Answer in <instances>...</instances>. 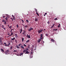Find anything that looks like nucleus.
Listing matches in <instances>:
<instances>
[{
  "mask_svg": "<svg viewBox=\"0 0 66 66\" xmlns=\"http://www.w3.org/2000/svg\"><path fill=\"white\" fill-rule=\"evenodd\" d=\"M29 50V48H27L26 49L23 50V53H24V54H29V53H30V52H29V51H28Z\"/></svg>",
  "mask_w": 66,
  "mask_h": 66,
  "instance_id": "nucleus-1",
  "label": "nucleus"
},
{
  "mask_svg": "<svg viewBox=\"0 0 66 66\" xmlns=\"http://www.w3.org/2000/svg\"><path fill=\"white\" fill-rule=\"evenodd\" d=\"M27 38H31V37H30V35L29 34L28 35V34H27Z\"/></svg>",
  "mask_w": 66,
  "mask_h": 66,
  "instance_id": "nucleus-2",
  "label": "nucleus"
},
{
  "mask_svg": "<svg viewBox=\"0 0 66 66\" xmlns=\"http://www.w3.org/2000/svg\"><path fill=\"white\" fill-rule=\"evenodd\" d=\"M33 30V28H32V27H30V29H29V31H31V30Z\"/></svg>",
  "mask_w": 66,
  "mask_h": 66,
  "instance_id": "nucleus-3",
  "label": "nucleus"
},
{
  "mask_svg": "<svg viewBox=\"0 0 66 66\" xmlns=\"http://www.w3.org/2000/svg\"><path fill=\"white\" fill-rule=\"evenodd\" d=\"M43 34H41L40 35V39H43Z\"/></svg>",
  "mask_w": 66,
  "mask_h": 66,
  "instance_id": "nucleus-4",
  "label": "nucleus"
},
{
  "mask_svg": "<svg viewBox=\"0 0 66 66\" xmlns=\"http://www.w3.org/2000/svg\"><path fill=\"white\" fill-rule=\"evenodd\" d=\"M1 39L0 38V45H2L3 44V43H2V41L1 40Z\"/></svg>",
  "mask_w": 66,
  "mask_h": 66,
  "instance_id": "nucleus-5",
  "label": "nucleus"
},
{
  "mask_svg": "<svg viewBox=\"0 0 66 66\" xmlns=\"http://www.w3.org/2000/svg\"><path fill=\"white\" fill-rule=\"evenodd\" d=\"M38 20V18H37L36 17L35 18V21H36V22H37Z\"/></svg>",
  "mask_w": 66,
  "mask_h": 66,
  "instance_id": "nucleus-6",
  "label": "nucleus"
},
{
  "mask_svg": "<svg viewBox=\"0 0 66 66\" xmlns=\"http://www.w3.org/2000/svg\"><path fill=\"white\" fill-rule=\"evenodd\" d=\"M41 40H42V39H40H40H39L38 40V43L39 44L40 43V42L41 41Z\"/></svg>",
  "mask_w": 66,
  "mask_h": 66,
  "instance_id": "nucleus-7",
  "label": "nucleus"
},
{
  "mask_svg": "<svg viewBox=\"0 0 66 66\" xmlns=\"http://www.w3.org/2000/svg\"><path fill=\"white\" fill-rule=\"evenodd\" d=\"M51 42H55L54 40L52 39H51Z\"/></svg>",
  "mask_w": 66,
  "mask_h": 66,
  "instance_id": "nucleus-8",
  "label": "nucleus"
},
{
  "mask_svg": "<svg viewBox=\"0 0 66 66\" xmlns=\"http://www.w3.org/2000/svg\"><path fill=\"white\" fill-rule=\"evenodd\" d=\"M12 16L13 17V19L15 20H16V19L15 18V17L14 16V15H12Z\"/></svg>",
  "mask_w": 66,
  "mask_h": 66,
  "instance_id": "nucleus-9",
  "label": "nucleus"
},
{
  "mask_svg": "<svg viewBox=\"0 0 66 66\" xmlns=\"http://www.w3.org/2000/svg\"><path fill=\"white\" fill-rule=\"evenodd\" d=\"M20 47L21 49H24V46H23L22 45H21L20 46Z\"/></svg>",
  "mask_w": 66,
  "mask_h": 66,
  "instance_id": "nucleus-10",
  "label": "nucleus"
},
{
  "mask_svg": "<svg viewBox=\"0 0 66 66\" xmlns=\"http://www.w3.org/2000/svg\"><path fill=\"white\" fill-rule=\"evenodd\" d=\"M54 26H55V23H54L53 25V26L51 27V28H53L54 27Z\"/></svg>",
  "mask_w": 66,
  "mask_h": 66,
  "instance_id": "nucleus-11",
  "label": "nucleus"
},
{
  "mask_svg": "<svg viewBox=\"0 0 66 66\" xmlns=\"http://www.w3.org/2000/svg\"><path fill=\"white\" fill-rule=\"evenodd\" d=\"M40 30H41V29H40L39 30H38V32L39 34L41 32V31H40Z\"/></svg>",
  "mask_w": 66,
  "mask_h": 66,
  "instance_id": "nucleus-12",
  "label": "nucleus"
},
{
  "mask_svg": "<svg viewBox=\"0 0 66 66\" xmlns=\"http://www.w3.org/2000/svg\"><path fill=\"white\" fill-rule=\"evenodd\" d=\"M5 53V54H7L8 53L7 52V51H6L5 52H4Z\"/></svg>",
  "mask_w": 66,
  "mask_h": 66,
  "instance_id": "nucleus-13",
  "label": "nucleus"
},
{
  "mask_svg": "<svg viewBox=\"0 0 66 66\" xmlns=\"http://www.w3.org/2000/svg\"><path fill=\"white\" fill-rule=\"evenodd\" d=\"M23 53H21L20 54V56H21V55H23Z\"/></svg>",
  "mask_w": 66,
  "mask_h": 66,
  "instance_id": "nucleus-14",
  "label": "nucleus"
},
{
  "mask_svg": "<svg viewBox=\"0 0 66 66\" xmlns=\"http://www.w3.org/2000/svg\"><path fill=\"white\" fill-rule=\"evenodd\" d=\"M24 27L25 28H28V25H25L24 26Z\"/></svg>",
  "mask_w": 66,
  "mask_h": 66,
  "instance_id": "nucleus-15",
  "label": "nucleus"
},
{
  "mask_svg": "<svg viewBox=\"0 0 66 66\" xmlns=\"http://www.w3.org/2000/svg\"><path fill=\"white\" fill-rule=\"evenodd\" d=\"M26 31H24L22 33V34L23 35H24V34H25V33H26Z\"/></svg>",
  "mask_w": 66,
  "mask_h": 66,
  "instance_id": "nucleus-16",
  "label": "nucleus"
},
{
  "mask_svg": "<svg viewBox=\"0 0 66 66\" xmlns=\"http://www.w3.org/2000/svg\"><path fill=\"white\" fill-rule=\"evenodd\" d=\"M21 20L22 21V23L23 24V23H24V21L23 20L21 19Z\"/></svg>",
  "mask_w": 66,
  "mask_h": 66,
  "instance_id": "nucleus-17",
  "label": "nucleus"
},
{
  "mask_svg": "<svg viewBox=\"0 0 66 66\" xmlns=\"http://www.w3.org/2000/svg\"><path fill=\"white\" fill-rule=\"evenodd\" d=\"M15 39V38L14 37L13 38H12L11 39V40H14V39Z\"/></svg>",
  "mask_w": 66,
  "mask_h": 66,
  "instance_id": "nucleus-18",
  "label": "nucleus"
},
{
  "mask_svg": "<svg viewBox=\"0 0 66 66\" xmlns=\"http://www.w3.org/2000/svg\"><path fill=\"white\" fill-rule=\"evenodd\" d=\"M16 47H17V48H18V49H20L19 46H18V45L16 46Z\"/></svg>",
  "mask_w": 66,
  "mask_h": 66,
  "instance_id": "nucleus-19",
  "label": "nucleus"
},
{
  "mask_svg": "<svg viewBox=\"0 0 66 66\" xmlns=\"http://www.w3.org/2000/svg\"><path fill=\"white\" fill-rule=\"evenodd\" d=\"M29 42H30V40H27V41H26V43H28Z\"/></svg>",
  "mask_w": 66,
  "mask_h": 66,
  "instance_id": "nucleus-20",
  "label": "nucleus"
},
{
  "mask_svg": "<svg viewBox=\"0 0 66 66\" xmlns=\"http://www.w3.org/2000/svg\"><path fill=\"white\" fill-rule=\"evenodd\" d=\"M23 46H24V47H27V45L25 44H23Z\"/></svg>",
  "mask_w": 66,
  "mask_h": 66,
  "instance_id": "nucleus-21",
  "label": "nucleus"
},
{
  "mask_svg": "<svg viewBox=\"0 0 66 66\" xmlns=\"http://www.w3.org/2000/svg\"><path fill=\"white\" fill-rule=\"evenodd\" d=\"M22 42H23V40H24V38H22Z\"/></svg>",
  "mask_w": 66,
  "mask_h": 66,
  "instance_id": "nucleus-22",
  "label": "nucleus"
},
{
  "mask_svg": "<svg viewBox=\"0 0 66 66\" xmlns=\"http://www.w3.org/2000/svg\"><path fill=\"white\" fill-rule=\"evenodd\" d=\"M1 51H2V52H4V50H3L2 49H1Z\"/></svg>",
  "mask_w": 66,
  "mask_h": 66,
  "instance_id": "nucleus-23",
  "label": "nucleus"
},
{
  "mask_svg": "<svg viewBox=\"0 0 66 66\" xmlns=\"http://www.w3.org/2000/svg\"><path fill=\"white\" fill-rule=\"evenodd\" d=\"M36 14L37 15H38V16H39V14H38V12H36Z\"/></svg>",
  "mask_w": 66,
  "mask_h": 66,
  "instance_id": "nucleus-24",
  "label": "nucleus"
},
{
  "mask_svg": "<svg viewBox=\"0 0 66 66\" xmlns=\"http://www.w3.org/2000/svg\"><path fill=\"white\" fill-rule=\"evenodd\" d=\"M26 22H27V23H29V21L28 20H26Z\"/></svg>",
  "mask_w": 66,
  "mask_h": 66,
  "instance_id": "nucleus-25",
  "label": "nucleus"
},
{
  "mask_svg": "<svg viewBox=\"0 0 66 66\" xmlns=\"http://www.w3.org/2000/svg\"><path fill=\"white\" fill-rule=\"evenodd\" d=\"M12 48H13V46H11L10 47V50H12Z\"/></svg>",
  "mask_w": 66,
  "mask_h": 66,
  "instance_id": "nucleus-26",
  "label": "nucleus"
},
{
  "mask_svg": "<svg viewBox=\"0 0 66 66\" xmlns=\"http://www.w3.org/2000/svg\"><path fill=\"white\" fill-rule=\"evenodd\" d=\"M21 45H22V44H20L19 45V46H21Z\"/></svg>",
  "mask_w": 66,
  "mask_h": 66,
  "instance_id": "nucleus-27",
  "label": "nucleus"
},
{
  "mask_svg": "<svg viewBox=\"0 0 66 66\" xmlns=\"http://www.w3.org/2000/svg\"><path fill=\"white\" fill-rule=\"evenodd\" d=\"M46 36H48L49 35H48V34H45Z\"/></svg>",
  "mask_w": 66,
  "mask_h": 66,
  "instance_id": "nucleus-28",
  "label": "nucleus"
},
{
  "mask_svg": "<svg viewBox=\"0 0 66 66\" xmlns=\"http://www.w3.org/2000/svg\"><path fill=\"white\" fill-rule=\"evenodd\" d=\"M6 51L8 53L10 52V51H9V50H6Z\"/></svg>",
  "mask_w": 66,
  "mask_h": 66,
  "instance_id": "nucleus-29",
  "label": "nucleus"
},
{
  "mask_svg": "<svg viewBox=\"0 0 66 66\" xmlns=\"http://www.w3.org/2000/svg\"><path fill=\"white\" fill-rule=\"evenodd\" d=\"M53 30L54 31H57V29H54Z\"/></svg>",
  "mask_w": 66,
  "mask_h": 66,
  "instance_id": "nucleus-30",
  "label": "nucleus"
},
{
  "mask_svg": "<svg viewBox=\"0 0 66 66\" xmlns=\"http://www.w3.org/2000/svg\"><path fill=\"white\" fill-rule=\"evenodd\" d=\"M22 29H21V31L20 32V33H21V32H22Z\"/></svg>",
  "mask_w": 66,
  "mask_h": 66,
  "instance_id": "nucleus-31",
  "label": "nucleus"
},
{
  "mask_svg": "<svg viewBox=\"0 0 66 66\" xmlns=\"http://www.w3.org/2000/svg\"><path fill=\"white\" fill-rule=\"evenodd\" d=\"M10 19L12 20V21H13V18H10Z\"/></svg>",
  "mask_w": 66,
  "mask_h": 66,
  "instance_id": "nucleus-32",
  "label": "nucleus"
},
{
  "mask_svg": "<svg viewBox=\"0 0 66 66\" xmlns=\"http://www.w3.org/2000/svg\"><path fill=\"white\" fill-rule=\"evenodd\" d=\"M4 22L5 24H6V21H5Z\"/></svg>",
  "mask_w": 66,
  "mask_h": 66,
  "instance_id": "nucleus-33",
  "label": "nucleus"
},
{
  "mask_svg": "<svg viewBox=\"0 0 66 66\" xmlns=\"http://www.w3.org/2000/svg\"><path fill=\"white\" fill-rule=\"evenodd\" d=\"M13 35V32H12V33H11V35H10V36H12V35Z\"/></svg>",
  "mask_w": 66,
  "mask_h": 66,
  "instance_id": "nucleus-34",
  "label": "nucleus"
},
{
  "mask_svg": "<svg viewBox=\"0 0 66 66\" xmlns=\"http://www.w3.org/2000/svg\"><path fill=\"white\" fill-rule=\"evenodd\" d=\"M15 42L16 44H17V40H15Z\"/></svg>",
  "mask_w": 66,
  "mask_h": 66,
  "instance_id": "nucleus-35",
  "label": "nucleus"
},
{
  "mask_svg": "<svg viewBox=\"0 0 66 66\" xmlns=\"http://www.w3.org/2000/svg\"><path fill=\"white\" fill-rule=\"evenodd\" d=\"M57 20V18H56L54 19V20Z\"/></svg>",
  "mask_w": 66,
  "mask_h": 66,
  "instance_id": "nucleus-36",
  "label": "nucleus"
},
{
  "mask_svg": "<svg viewBox=\"0 0 66 66\" xmlns=\"http://www.w3.org/2000/svg\"><path fill=\"white\" fill-rule=\"evenodd\" d=\"M2 28H4V26L3 25L2 26Z\"/></svg>",
  "mask_w": 66,
  "mask_h": 66,
  "instance_id": "nucleus-37",
  "label": "nucleus"
},
{
  "mask_svg": "<svg viewBox=\"0 0 66 66\" xmlns=\"http://www.w3.org/2000/svg\"><path fill=\"white\" fill-rule=\"evenodd\" d=\"M35 10L36 11V12H37V10L36 9H35Z\"/></svg>",
  "mask_w": 66,
  "mask_h": 66,
  "instance_id": "nucleus-38",
  "label": "nucleus"
},
{
  "mask_svg": "<svg viewBox=\"0 0 66 66\" xmlns=\"http://www.w3.org/2000/svg\"><path fill=\"white\" fill-rule=\"evenodd\" d=\"M15 36L17 37V36H18V35H17V34H15Z\"/></svg>",
  "mask_w": 66,
  "mask_h": 66,
  "instance_id": "nucleus-39",
  "label": "nucleus"
},
{
  "mask_svg": "<svg viewBox=\"0 0 66 66\" xmlns=\"http://www.w3.org/2000/svg\"><path fill=\"white\" fill-rule=\"evenodd\" d=\"M43 31V29H41V30H40L41 32H42Z\"/></svg>",
  "mask_w": 66,
  "mask_h": 66,
  "instance_id": "nucleus-40",
  "label": "nucleus"
},
{
  "mask_svg": "<svg viewBox=\"0 0 66 66\" xmlns=\"http://www.w3.org/2000/svg\"><path fill=\"white\" fill-rule=\"evenodd\" d=\"M5 46H9V45H8L5 44Z\"/></svg>",
  "mask_w": 66,
  "mask_h": 66,
  "instance_id": "nucleus-41",
  "label": "nucleus"
},
{
  "mask_svg": "<svg viewBox=\"0 0 66 66\" xmlns=\"http://www.w3.org/2000/svg\"><path fill=\"white\" fill-rule=\"evenodd\" d=\"M17 51H16V50H14L13 51V52H17Z\"/></svg>",
  "mask_w": 66,
  "mask_h": 66,
  "instance_id": "nucleus-42",
  "label": "nucleus"
},
{
  "mask_svg": "<svg viewBox=\"0 0 66 66\" xmlns=\"http://www.w3.org/2000/svg\"><path fill=\"white\" fill-rule=\"evenodd\" d=\"M5 21L4 20H2V22H4Z\"/></svg>",
  "mask_w": 66,
  "mask_h": 66,
  "instance_id": "nucleus-43",
  "label": "nucleus"
},
{
  "mask_svg": "<svg viewBox=\"0 0 66 66\" xmlns=\"http://www.w3.org/2000/svg\"><path fill=\"white\" fill-rule=\"evenodd\" d=\"M16 27L17 28H18L19 26H18V25L17 24L16 25Z\"/></svg>",
  "mask_w": 66,
  "mask_h": 66,
  "instance_id": "nucleus-44",
  "label": "nucleus"
},
{
  "mask_svg": "<svg viewBox=\"0 0 66 66\" xmlns=\"http://www.w3.org/2000/svg\"><path fill=\"white\" fill-rule=\"evenodd\" d=\"M5 19H6V20H7V17Z\"/></svg>",
  "mask_w": 66,
  "mask_h": 66,
  "instance_id": "nucleus-45",
  "label": "nucleus"
},
{
  "mask_svg": "<svg viewBox=\"0 0 66 66\" xmlns=\"http://www.w3.org/2000/svg\"><path fill=\"white\" fill-rule=\"evenodd\" d=\"M10 29H11V28H12V26H10V27H9Z\"/></svg>",
  "mask_w": 66,
  "mask_h": 66,
  "instance_id": "nucleus-46",
  "label": "nucleus"
},
{
  "mask_svg": "<svg viewBox=\"0 0 66 66\" xmlns=\"http://www.w3.org/2000/svg\"><path fill=\"white\" fill-rule=\"evenodd\" d=\"M6 43H4L3 44L4 45H6Z\"/></svg>",
  "mask_w": 66,
  "mask_h": 66,
  "instance_id": "nucleus-47",
  "label": "nucleus"
},
{
  "mask_svg": "<svg viewBox=\"0 0 66 66\" xmlns=\"http://www.w3.org/2000/svg\"><path fill=\"white\" fill-rule=\"evenodd\" d=\"M3 18H5V16H4L3 15Z\"/></svg>",
  "mask_w": 66,
  "mask_h": 66,
  "instance_id": "nucleus-48",
  "label": "nucleus"
},
{
  "mask_svg": "<svg viewBox=\"0 0 66 66\" xmlns=\"http://www.w3.org/2000/svg\"><path fill=\"white\" fill-rule=\"evenodd\" d=\"M60 25H59L58 26V28H60Z\"/></svg>",
  "mask_w": 66,
  "mask_h": 66,
  "instance_id": "nucleus-49",
  "label": "nucleus"
},
{
  "mask_svg": "<svg viewBox=\"0 0 66 66\" xmlns=\"http://www.w3.org/2000/svg\"><path fill=\"white\" fill-rule=\"evenodd\" d=\"M47 22V23H48V24H49V23H50V22Z\"/></svg>",
  "mask_w": 66,
  "mask_h": 66,
  "instance_id": "nucleus-50",
  "label": "nucleus"
},
{
  "mask_svg": "<svg viewBox=\"0 0 66 66\" xmlns=\"http://www.w3.org/2000/svg\"><path fill=\"white\" fill-rule=\"evenodd\" d=\"M3 29L5 30V28H3Z\"/></svg>",
  "mask_w": 66,
  "mask_h": 66,
  "instance_id": "nucleus-51",
  "label": "nucleus"
},
{
  "mask_svg": "<svg viewBox=\"0 0 66 66\" xmlns=\"http://www.w3.org/2000/svg\"><path fill=\"white\" fill-rule=\"evenodd\" d=\"M40 44H43V42H41L40 43Z\"/></svg>",
  "mask_w": 66,
  "mask_h": 66,
  "instance_id": "nucleus-52",
  "label": "nucleus"
},
{
  "mask_svg": "<svg viewBox=\"0 0 66 66\" xmlns=\"http://www.w3.org/2000/svg\"><path fill=\"white\" fill-rule=\"evenodd\" d=\"M10 43H9V44H8V45L9 46V45H10Z\"/></svg>",
  "mask_w": 66,
  "mask_h": 66,
  "instance_id": "nucleus-53",
  "label": "nucleus"
},
{
  "mask_svg": "<svg viewBox=\"0 0 66 66\" xmlns=\"http://www.w3.org/2000/svg\"><path fill=\"white\" fill-rule=\"evenodd\" d=\"M10 42H11V43H12V41L10 40Z\"/></svg>",
  "mask_w": 66,
  "mask_h": 66,
  "instance_id": "nucleus-54",
  "label": "nucleus"
},
{
  "mask_svg": "<svg viewBox=\"0 0 66 66\" xmlns=\"http://www.w3.org/2000/svg\"><path fill=\"white\" fill-rule=\"evenodd\" d=\"M47 13H45V15H47Z\"/></svg>",
  "mask_w": 66,
  "mask_h": 66,
  "instance_id": "nucleus-55",
  "label": "nucleus"
},
{
  "mask_svg": "<svg viewBox=\"0 0 66 66\" xmlns=\"http://www.w3.org/2000/svg\"><path fill=\"white\" fill-rule=\"evenodd\" d=\"M22 25L23 26H24V24H22Z\"/></svg>",
  "mask_w": 66,
  "mask_h": 66,
  "instance_id": "nucleus-56",
  "label": "nucleus"
},
{
  "mask_svg": "<svg viewBox=\"0 0 66 66\" xmlns=\"http://www.w3.org/2000/svg\"><path fill=\"white\" fill-rule=\"evenodd\" d=\"M8 35H10V34H9V33H8Z\"/></svg>",
  "mask_w": 66,
  "mask_h": 66,
  "instance_id": "nucleus-57",
  "label": "nucleus"
},
{
  "mask_svg": "<svg viewBox=\"0 0 66 66\" xmlns=\"http://www.w3.org/2000/svg\"><path fill=\"white\" fill-rule=\"evenodd\" d=\"M44 31H45V30H46V29H44Z\"/></svg>",
  "mask_w": 66,
  "mask_h": 66,
  "instance_id": "nucleus-58",
  "label": "nucleus"
},
{
  "mask_svg": "<svg viewBox=\"0 0 66 66\" xmlns=\"http://www.w3.org/2000/svg\"><path fill=\"white\" fill-rule=\"evenodd\" d=\"M44 16H46V15L45 14L44 15Z\"/></svg>",
  "mask_w": 66,
  "mask_h": 66,
  "instance_id": "nucleus-59",
  "label": "nucleus"
},
{
  "mask_svg": "<svg viewBox=\"0 0 66 66\" xmlns=\"http://www.w3.org/2000/svg\"><path fill=\"white\" fill-rule=\"evenodd\" d=\"M43 43H45V42H44V41H43Z\"/></svg>",
  "mask_w": 66,
  "mask_h": 66,
  "instance_id": "nucleus-60",
  "label": "nucleus"
},
{
  "mask_svg": "<svg viewBox=\"0 0 66 66\" xmlns=\"http://www.w3.org/2000/svg\"><path fill=\"white\" fill-rule=\"evenodd\" d=\"M27 15L28 16V14H27Z\"/></svg>",
  "mask_w": 66,
  "mask_h": 66,
  "instance_id": "nucleus-61",
  "label": "nucleus"
},
{
  "mask_svg": "<svg viewBox=\"0 0 66 66\" xmlns=\"http://www.w3.org/2000/svg\"><path fill=\"white\" fill-rule=\"evenodd\" d=\"M14 30V29H12L11 30Z\"/></svg>",
  "mask_w": 66,
  "mask_h": 66,
  "instance_id": "nucleus-62",
  "label": "nucleus"
},
{
  "mask_svg": "<svg viewBox=\"0 0 66 66\" xmlns=\"http://www.w3.org/2000/svg\"><path fill=\"white\" fill-rule=\"evenodd\" d=\"M26 56H28V55H26Z\"/></svg>",
  "mask_w": 66,
  "mask_h": 66,
  "instance_id": "nucleus-63",
  "label": "nucleus"
},
{
  "mask_svg": "<svg viewBox=\"0 0 66 66\" xmlns=\"http://www.w3.org/2000/svg\"><path fill=\"white\" fill-rule=\"evenodd\" d=\"M60 24H59V25L60 26Z\"/></svg>",
  "mask_w": 66,
  "mask_h": 66,
  "instance_id": "nucleus-64",
  "label": "nucleus"
}]
</instances>
